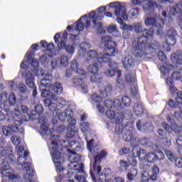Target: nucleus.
<instances>
[{
    "instance_id": "nucleus-1",
    "label": "nucleus",
    "mask_w": 182,
    "mask_h": 182,
    "mask_svg": "<svg viewBox=\"0 0 182 182\" xmlns=\"http://www.w3.org/2000/svg\"><path fill=\"white\" fill-rule=\"evenodd\" d=\"M134 31L136 33L141 32L142 36L137 38V41L132 43L134 48L132 55L136 58H142L144 55V49L147 48V41H149V38H153L154 31L149 29L143 30L141 23H137L134 26Z\"/></svg>"
},
{
    "instance_id": "nucleus-2",
    "label": "nucleus",
    "mask_w": 182,
    "mask_h": 182,
    "mask_svg": "<svg viewBox=\"0 0 182 182\" xmlns=\"http://www.w3.org/2000/svg\"><path fill=\"white\" fill-rule=\"evenodd\" d=\"M21 109L23 113L18 111V114H14L12 117L11 120H13L14 125L3 127L2 132L4 136H12L14 133H21L18 126H21L23 122H28V119H31V114L28 113V107L22 105Z\"/></svg>"
},
{
    "instance_id": "nucleus-3",
    "label": "nucleus",
    "mask_w": 182,
    "mask_h": 182,
    "mask_svg": "<svg viewBox=\"0 0 182 182\" xmlns=\"http://www.w3.org/2000/svg\"><path fill=\"white\" fill-rule=\"evenodd\" d=\"M101 42L105 46V49H107L109 53L99 54L97 62H100V63H108L109 68H114L116 63L112 61L110 57L116 56V55H117V50L116 49L117 44L116 42L112 41V37L109 36L102 37Z\"/></svg>"
},
{
    "instance_id": "nucleus-4",
    "label": "nucleus",
    "mask_w": 182,
    "mask_h": 182,
    "mask_svg": "<svg viewBox=\"0 0 182 182\" xmlns=\"http://www.w3.org/2000/svg\"><path fill=\"white\" fill-rule=\"evenodd\" d=\"M43 113V107L41 105H37L35 107V109L32 110L30 113V119L32 120L38 119V122L41 125V133L43 136H50V134L53 132V129H49V127L46 125V122H45V117H41L39 116Z\"/></svg>"
},
{
    "instance_id": "nucleus-5",
    "label": "nucleus",
    "mask_w": 182,
    "mask_h": 182,
    "mask_svg": "<svg viewBox=\"0 0 182 182\" xmlns=\"http://www.w3.org/2000/svg\"><path fill=\"white\" fill-rule=\"evenodd\" d=\"M68 36H69V33L68 31L65 30L63 36L60 38V33H57L54 36L55 43H57V48L58 50H65V52L68 55H73L75 53V46L73 45L66 44L68 42Z\"/></svg>"
},
{
    "instance_id": "nucleus-6",
    "label": "nucleus",
    "mask_w": 182,
    "mask_h": 182,
    "mask_svg": "<svg viewBox=\"0 0 182 182\" xmlns=\"http://www.w3.org/2000/svg\"><path fill=\"white\" fill-rule=\"evenodd\" d=\"M109 7L114 9V15L117 16V21L119 25H123L124 21H127L129 19V15L127 14V11H126V7L123 6L119 2H113L109 4Z\"/></svg>"
},
{
    "instance_id": "nucleus-7",
    "label": "nucleus",
    "mask_w": 182,
    "mask_h": 182,
    "mask_svg": "<svg viewBox=\"0 0 182 182\" xmlns=\"http://www.w3.org/2000/svg\"><path fill=\"white\" fill-rule=\"evenodd\" d=\"M85 18H87V16H81L78 21L75 22V28H73V26H67V30L70 31L71 36H73V38H71L72 42H76V38L79 36V33L85 29V21H82Z\"/></svg>"
},
{
    "instance_id": "nucleus-8",
    "label": "nucleus",
    "mask_w": 182,
    "mask_h": 182,
    "mask_svg": "<svg viewBox=\"0 0 182 182\" xmlns=\"http://www.w3.org/2000/svg\"><path fill=\"white\" fill-rule=\"evenodd\" d=\"M99 68H102V63L97 61L87 68L88 72L92 74L90 78L92 83H102L103 81V77L99 74Z\"/></svg>"
},
{
    "instance_id": "nucleus-9",
    "label": "nucleus",
    "mask_w": 182,
    "mask_h": 182,
    "mask_svg": "<svg viewBox=\"0 0 182 182\" xmlns=\"http://www.w3.org/2000/svg\"><path fill=\"white\" fill-rule=\"evenodd\" d=\"M11 168L8 162L3 161L0 167L1 173L3 177H8L9 181L3 179L1 182L5 180L6 182H19V176L16 174H14L11 172H7Z\"/></svg>"
},
{
    "instance_id": "nucleus-10",
    "label": "nucleus",
    "mask_w": 182,
    "mask_h": 182,
    "mask_svg": "<svg viewBox=\"0 0 182 182\" xmlns=\"http://www.w3.org/2000/svg\"><path fill=\"white\" fill-rule=\"evenodd\" d=\"M51 144L53 146L51 149V156L53 159V163L55 164H60L62 160V146H59L56 141H53Z\"/></svg>"
},
{
    "instance_id": "nucleus-11",
    "label": "nucleus",
    "mask_w": 182,
    "mask_h": 182,
    "mask_svg": "<svg viewBox=\"0 0 182 182\" xmlns=\"http://www.w3.org/2000/svg\"><path fill=\"white\" fill-rule=\"evenodd\" d=\"M23 79L25 80L26 84L31 89H33V97H36L38 95V90L35 86V76L31 73L30 71H25L22 74Z\"/></svg>"
},
{
    "instance_id": "nucleus-12",
    "label": "nucleus",
    "mask_w": 182,
    "mask_h": 182,
    "mask_svg": "<svg viewBox=\"0 0 182 182\" xmlns=\"http://www.w3.org/2000/svg\"><path fill=\"white\" fill-rule=\"evenodd\" d=\"M112 70H106L105 71V75L106 76H108V77H113V76H117V86L119 89H124V80H121L120 78L122 77V71L120 70H117L112 68Z\"/></svg>"
},
{
    "instance_id": "nucleus-13",
    "label": "nucleus",
    "mask_w": 182,
    "mask_h": 182,
    "mask_svg": "<svg viewBox=\"0 0 182 182\" xmlns=\"http://www.w3.org/2000/svg\"><path fill=\"white\" fill-rule=\"evenodd\" d=\"M146 1H147L148 4L143 6L145 11H153L157 6V2L153 0H132V4L134 5H141Z\"/></svg>"
},
{
    "instance_id": "nucleus-14",
    "label": "nucleus",
    "mask_w": 182,
    "mask_h": 182,
    "mask_svg": "<svg viewBox=\"0 0 182 182\" xmlns=\"http://www.w3.org/2000/svg\"><path fill=\"white\" fill-rule=\"evenodd\" d=\"M97 12L92 11L89 13L90 19H96L97 21H102L105 18V12H106V6H100L97 9Z\"/></svg>"
},
{
    "instance_id": "nucleus-15",
    "label": "nucleus",
    "mask_w": 182,
    "mask_h": 182,
    "mask_svg": "<svg viewBox=\"0 0 182 182\" xmlns=\"http://www.w3.org/2000/svg\"><path fill=\"white\" fill-rule=\"evenodd\" d=\"M161 47V53H160V56H161V60L162 62H166V60L167 59V56H166L165 52H170L171 46H174V45L170 44V41H167V40H164Z\"/></svg>"
},
{
    "instance_id": "nucleus-16",
    "label": "nucleus",
    "mask_w": 182,
    "mask_h": 182,
    "mask_svg": "<svg viewBox=\"0 0 182 182\" xmlns=\"http://www.w3.org/2000/svg\"><path fill=\"white\" fill-rule=\"evenodd\" d=\"M108 119H114L115 123H122L123 122V114L119 112H114V111L112 109H109L105 113Z\"/></svg>"
},
{
    "instance_id": "nucleus-17",
    "label": "nucleus",
    "mask_w": 182,
    "mask_h": 182,
    "mask_svg": "<svg viewBox=\"0 0 182 182\" xmlns=\"http://www.w3.org/2000/svg\"><path fill=\"white\" fill-rule=\"evenodd\" d=\"M133 112L136 117H141L144 114V105H143V102L135 103L133 107Z\"/></svg>"
},
{
    "instance_id": "nucleus-18",
    "label": "nucleus",
    "mask_w": 182,
    "mask_h": 182,
    "mask_svg": "<svg viewBox=\"0 0 182 182\" xmlns=\"http://www.w3.org/2000/svg\"><path fill=\"white\" fill-rule=\"evenodd\" d=\"M177 31L174 29H170L167 31V37L168 39H166L167 42H169L170 45H176L177 43Z\"/></svg>"
},
{
    "instance_id": "nucleus-19",
    "label": "nucleus",
    "mask_w": 182,
    "mask_h": 182,
    "mask_svg": "<svg viewBox=\"0 0 182 182\" xmlns=\"http://www.w3.org/2000/svg\"><path fill=\"white\" fill-rule=\"evenodd\" d=\"M112 92H113V85L111 84L107 85V86L104 87L103 89L100 90V93L102 96L103 99H106L109 95L112 94Z\"/></svg>"
},
{
    "instance_id": "nucleus-20",
    "label": "nucleus",
    "mask_w": 182,
    "mask_h": 182,
    "mask_svg": "<svg viewBox=\"0 0 182 182\" xmlns=\"http://www.w3.org/2000/svg\"><path fill=\"white\" fill-rule=\"evenodd\" d=\"M107 156V151L105 149L102 150L98 154L95 156L94 161V167L96 168V166L102 163V159H105Z\"/></svg>"
},
{
    "instance_id": "nucleus-21",
    "label": "nucleus",
    "mask_w": 182,
    "mask_h": 182,
    "mask_svg": "<svg viewBox=\"0 0 182 182\" xmlns=\"http://www.w3.org/2000/svg\"><path fill=\"white\" fill-rule=\"evenodd\" d=\"M123 65L125 69L134 68V60L130 55H127L124 58Z\"/></svg>"
},
{
    "instance_id": "nucleus-22",
    "label": "nucleus",
    "mask_w": 182,
    "mask_h": 182,
    "mask_svg": "<svg viewBox=\"0 0 182 182\" xmlns=\"http://www.w3.org/2000/svg\"><path fill=\"white\" fill-rule=\"evenodd\" d=\"M50 89L53 90V92H55V93L57 95H61L62 92H63V87L62 86V83L60 82H55L54 85L51 84L50 85Z\"/></svg>"
},
{
    "instance_id": "nucleus-23",
    "label": "nucleus",
    "mask_w": 182,
    "mask_h": 182,
    "mask_svg": "<svg viewBox=\"0 0 182 182\" xmlns=\"http://www.w3.org/2000/svg\"><path fill=\"white\" fill-rule=\"evenodd\" d=\"M48 109L55 117H60V109H58V104L51 102L50 105H48Z\"/></svg>"
},
{
    "instance_id": "nucleus-24",
    "label": "nucleus",
    "mask_w": 182,
    "mask_h": 182,
    "mask_svg": "<svg viewBox=\"0 0 182 182\" xmlns=\"http://www.w3.org/2000/svg\"><path fill=\"white\" fill-rule=\"evenodd\" d=\"M134 137V135L133 134V131L132 130L127 129L124 131V133L122 134V140H124V141H132Z\"/></svg>"
},
{
    "instance_id": "nucleus-25",
    "label": "nucleus",
    "mask_w": 182,
    "mask_h": 182,
    "mask_svg": "<svg viewBox=\"0 0 182 182\" xmlns=\"http://www.w3.org/2000/svg\"><path fill=\"white\" fill-rule=\"evenodd\" d=\"M57 62L60 64V66H62L63 68H67V66H69V58L65 55L58 58Z\"/></svg>"
},
{
    "instance_id": "nucleus-26",
    "label": "nucleus",
    "mask_w": 182,
    "mask_h": 182,
    "mask_svg": "<svg viewBox=\"0 0 182 182\" xmlns=\"http://www.w3.org/2000/svg\"><path fill=\"white\" fill-rule=\"evenodd\" d=\"M33 55V54L32 52H27L26 55L27 58V62H28V63L31 64L33 68H38V66H39V63L35 59L32 58Z\"/></svg>"
},
{
    "instance_id": "nucleus-27",
    "label": "nucleus",
    "mask_w": 182,
    "mask_h": 182,
    "mask_svg": "<svg viewBox=\"0 0 182 182\" xmlns=\"http://www.w3.org/2000/svg\"><path fill=\"white\" fill-rule=\"evenodd\" d=\"M171 60L173 63H176L177 62H181L182 60V51L177 50L176 53H173L171 55Z\"/></svg>"
},
{
    "instance_id": "nucleus-28",
    "label": "nucleus",
    "mask_w": 182,
    "mask_h": 182,
    "mask_svg": "<svg viewBox=\"0 0 182 182\" xmlns=\"http://www.w3.org/2000/svg\"><path fill=\"white\" fill-rule=\"evenodd\" d=\"M56 100H58V96L55 95V94H52L50 97L44 100V105L46 107H48L53 101L56 102Z\"/></svg>"
},
{
    "instance_id": "nucleus-29",
    "label": "nucleus",
    "mask_w": 182,
    "mask_h": 182,
    "mask_svg": "<svg viewBox=\"0 0 182 182\" xmlns=\"http://www.w3.org/2000/svg\"><path fill=\"white\" fill-rule=\"evenodd\" d=\"M145 25L146 26H157V18H151V17H147L145 21Z\"/></svg>"
},
{
    "instance_id": "nucleus-30",
    "label": "nucleus",
    "mask_w": 182,
    "mask_h": 182,
    "mask_svg": "<svg viewBox=\"0 0 182 182\" xmlns=\"http://www.w3.org/2000/svg\"><path fill=\"white\" fill-rule=\"evenodd\" d=\"M182 12V6L181 4H176L172 8L170 7V14L171 15H176V14H181Z\"/></svg>"
},
{
    "instance_id": "nucleus-31",
    "label": "nucleus",
    "mask_w": 182,
    "mask_h": 182,
    "mask_svg": "<svg viewBox=\"0 0 182 182\" xmlns=\"http://www.w3.org/2000/svg\"><path fill=\"white\" fill-rule=\"evenodd\" d=\"M159 173H160V168L159 166H157V165L154 166L152 168V174L150 176V180L152 181H156V180H157V174H159Z\"/></svg>"
},
{
    "instance_id": "nucleus-32",
    "label": "nucleus",
    "mask_w": 182,
    "mask_h": 182,
    "mask_svg": "<svg viewBox=\"0 0 182 182\" xmlns=\"http://www.w3.org/2000/svg\"><path fill=\"white\" fill-rule=\"evenodd\" d=\"M146 160L148 163H154V161H157L159 160V156L154 153H149L146 154Z\"/></svg>"
},
{
    "instance_id": "nucleus-33",
    "label": "nucleus",
    "mask_w": 182,
    "mask_h": 182,
    "mask_svg": "<svg viewBox=\"0 0 182 182\" xmlns=\"http://www.w3.org/2000/svg\"><path fill=\"white\" fill-rule=\"evenodd\" d=\"M72 85L75 87H80L83 85V79L79 77H74L72 80Z\"/></svg>"
},
{
    "instance_id": "nucleus-34",
    "label": "nucleus",
    "mask_w": 182,
    "mask_h": 182,
    "mask_svg": "<svg viewBox=\"0 0 182 182\" xmlns=\"http://www.w3.org/2000/svg\"><path fill=\"white\" fill-rule=\"evenodd\" d=\"M149 126H150L149 122H145L143 126H141V122L140 120L136 122V127L139 132H141V130H149Z\"/></svg>"
},
{
    "instance_id": "nucleus-35",
    "label": "nucleus",
    "mask_w": 182,
    "mask_h": 182,
    "mask_svg": "<svg viewBox=\"0 0 182 182\" xmlns=\"http://www.w3.org/2000/svg\"><path fill=\"white\" fill-rule=\"evenodd\" d=\"M91 99L95 103H100L103 102V97L99 95L97 93H93L91 95Z\"/></svg>"
},
{
    "instance_id": "nucleus-36",
    "label": "nucleus",
    "mask_w": 182,
    "mask_h": 182,
    "mask_svg": "<svg viewBox=\"0 0 182 182\" xmlns=\"http://www.w3.org/2000/svg\"><path fill=\"white\" fill-rule=\"evenodd\" d=\"M68 112H69V110H65V113H62L61 114H64V116H65V117H68V116L69 117L68 118V123L70 126H75V124H76V119H73V117H70V114L68 115Z\"/></svg>"
},
{
    "instance_id": "nucleus-37",
    "label": "nucleus",
    "mask_w": 182,
    "mask_h": 182,
    "mask_svg": "<svg viewBox=\"0 0 182 182\" xmlns=\"http://www.w3.org/2000/svg\"><path fill=\"white\" fill-rule=\"evenodd\" d=\"M93 28L97 31V32H100V30L103 28V23L102 22H97L96 20L92 21Z\"/></svg>"
},
{
    "instance_id": "nucleus-38",
    "label": "nucleus",
    "mask_w": 182,
    "mask_h": 182,
    "mask_svg": "<svg viewBox=\"0 0 182 182\" xmlns=\"http://www.w3.org/2000/svg\"><path fill=\"white\" fill-rule=\"evenodd\" d=\"M161 72L164 75H167V73L170 72V65L167 64L166 62H164V65L161 67Z\"/></svg>"
},
{
    "instance_id": "nucleus-39",
    "label": "nucleus",
    "mask_w": 182,
    "mask_h": 182,
    "mask_svg": "<svg viewBox=\"0 0 182 182\" xmlns=\"http://www.w3.org/2000/svg\"><path fill=\"white\" fill-rule=\"evenodd\" d=\"M122 105H124V106H125L126 107L130 106L132 105V100H130V98L126 95L123 96L122 97Z\"/></svg>"
},
{
    "instance_id": "nucleus-40",
    "label": "nucleus",
    "mask_w": 182,
    "mask_h": 182,
    "mask_svg": "<svg viewBox=\"0 0 182 182\" xmlns=\"http://www.w3.org/2000/svg\"><path fill=\"white\" fill-rule=\"evenodd\" d=\"M9 102L10 106H14L16 103V97L14 92L10 93L9 96Z\"/></svg>"
},
{
    "instance_id": "nucleus-41",
    "label": "nucleus",
    "mask_w": 182,
    "mask_h": 182,
    "mask_svg": "<svg viewBox=\"0 0 182 182\" xmlns=\"http://www.w3.org/2000/svg\"><path fill=\"white\" fill-rule=\"evenodd\" d=\"M131 93L133 97L136 99H140V94H139V89L136 86H134L131 88Z\"/></svg>"
},
{
    "instance_id": "nucleus-42",
    "label": "nucleus",
    "mask_w": 182,
    "mask_h": 182,
    "mask_svg": "<svg viewBox=\"0 0 182 182\" xmlns=\"http://www.w3.org/2000/svg\"><path fill=\"white\" fill-rule=\"evenodd\" d=\"M165 154L171 161H176V154L171 151H165Z\"/></svg>"
},
{
    "instance_id": "nucleus-43",
    "label": "nucleus",
    "mask_w": 182,
    "mask_h": 182,
    "mask_svg": "<svg viewBox=\"0 0 182 182\" xmlns=\"http://www.w3.org/2000/svg\"><path fill=\"white\" fill-rule=\"evenodd\" d=\"M87 56L90 58L91 59H99V54H97V52L95 50H91L87 52Z\"/></svg>"
},
{
    "instance_id": "nucleus-44",
    "label": "nucleus",
    "mask_w": 182,
    "mask_h": 182,
    "mask_svg": "<svg viewBox=\"0 0 182 182\" xmlns=\"http://www.w3.org/2000/svg\"><path fill=\"white\" fill-rule=\"evenodd\" d=\"M97 182H124V179L120 177L115 178V180L108 179L107 181L99 178Z\"/></svg>"
},
{
    "instance_id": "nucleus-45",
    "label": "nucleus",
    "mask_w": 182,
    "mask_h": 182,
    "mask_svg": "<svg viewBox=\"0 0 182 182\" xmlns=\"http://www.w3.org/2000/svg\"><path fill=\"white\" fill-rule=\"evenodd\" d=\"M70 68L71 70H73V72H77V69H79V63L77 62V60H73L70 63Z\"/></svg>"
},
{
    "instance_id": "nucleus-46",
    "label": "nucleus",
    "mask_w": 182,
    "mask_h": 182,
    "mask_svg": "<svg viewBox=\"0 0 182 182\" xmlns=\"http://www.w3.org/2000/svg\"><path fill=\"white\" fill-rule=\"evenodd\" d=\"M147 154H146V150L144 149H139L136 152V157H139V159H146Z\"/></svg>"
},
{
    "instance_id": "nucleus-47",
    "label": "nucleus",
    "mask_w": 182,
    "mask_h": 182,
    "mask_svg": "<svg viewBox=\"0 0 182 182\" xmlns=\"http://www.w3.org/2000/svg\"><path fill=\"white\" fill-rule=\"evenodd\" d=\"M113 107L117 110H121L122 106L119 100L116 99L113 101Z\"/></svg>"
},
{
    "instance_id": "nucleus-48",
    "label": "nucleus",
    "mask_w": 182,
    "mask_h": 182,
    "mask_svg": "<svg viewBox=\"0 0 182 182\" xmlns=\"http://www.w3.org/2000/svg\"><path fill=\"white\" fill-rule=\"evenodd\" d=\"M125 80L127 82V83H134V82H136V78L134 77V76L130 75V74H127L125 75Z\"/></svg>"
},
{
    "instance_id": "nucleus-49",
    "label": "nucleus",
    "mask_w": 182,
    "mask_h": 182,
    "mask_svg": "<svg viewBox=\"0 0 182 182\" xmlns=\"http://www.w3.org/2000/svg\"><path fill=\"white\" fill-rule=\"evenodd\" d=\"M149 180H150V175L149 172L145 171L141 173V181L142 182H148Z\"/></svg>"
},
{
    "instance_id": "nucleus-50",
    "label": "nucleus",
    "mask_w": 182,
    "mask_h": 182,
    "mask_svg": "<svg viewBox=\"0 0 182 182\" xmlns=\"http://www.w3.org/2000/svg\"><path fill=\"white\" fill-rule=\"evenodd\" d=\"M128 164L129 166H133V167H136L137 166V160L135 157L130 156L128 158Z\"/></svg>"
},
{
    "instance_id": "nucleus-51",
    "label": "nucleus",
    "mask_w": 182,
    "mask_h": 182,
    "mask_svg": "<svg viewBox=\"0 0 182 182\" xmlns=\"http://www.w3.org/2000/svg\"><path fill=\"white\" fill-rule=\"evenodd\" d=\"M131 150L129 148L127 147H124L122 149H121L118 153L119 154V156H124L125 154H129V153H130Z\"/></svg>"
},
{
    "instance_id": "nucleus-52",
    "label": "nucleus",
    "mask_w": 182,
    "mask_h": 182,
    "mask_svg": "<svg viewBox=\"0 0 182 182\" xmlns=\"http://www.w3.org/2000/svg\"><path fill=\"white\" fill-rule=\"evenodd\" d=\"M41 96L42 97H50L52 96V94H50V90H46V89H43L41 90Z\"/></svg>"
},
{
    "instance_id": "nucleus-53",
    "label": "nucleus",
    "mask_w": 182,
    "mask_h": 182,
    "mask_svg": "<svg viewBox=\"0 0 182 182\" xmlns=\"http://www.w3.org/2000/svg\"><path fill=\"white\" fill-rule=\"evenodd\" d=\"M115 126V133L116 134H120L121 133L123 132V127L122 126V123H116Z\"/></svg>"
},
{
    "instance_id": "nucleus-54",
    "label": "nucleus",
    "mask_w": 182,
    "mask_h": 182,
    "mask_svg": "<svg viewBox=\"0 0 182 182\" xmlns=\"http://www.w3.org/2000/svg\"><path fill=\"white\" fill-rule=\"evenodd\" d=\"M93 169L94 171H96L97 174L100 177L101 176H103V173H102V166H97V164L95 168V163L93 164Z\"/></svg>"
},
{
    "instance_id": "nucleus-55",
    "label": "nucleus",
    "mask_w": 182,
    "mask_h": 182,
    "mask_svg": "<svg viewBox=\"0 0 182 182\" xmlns=\"http://www.w3.org/2000/svg\"><path fill=\"white\" fill-rule=\"evenodd\" d=\"M104 106L105 107H107V109H113V101L111 100H106L104 102Z\"/></svg>"
},
{
    "instance_id": "nucleus-56",
    "label": "nucleus",
    "mask_w": 182,
    "mask_h": 182,
    "mask_svg": "<svg viewBox=\"0 0 182 182\" xmlns=\"http://www.w3.org/2000/svg\"><path fill=\"white\" fill-rule=\"evenodd\" d=\"M95 144V139H92L90 141H87V147L89 151H92L93 149V146Z\"/></svg>"
},
{
    "instance_id": "nucleus-57",
    "label": "nucleus",
    "mask_w": 182,
    "mask_h": 182,
    "mask_svg": "<svg viewBox=\"0 0 182 182\" xmlns=\"http://www.w3.org/2000/svg\"><path fill=\"white\" fill-rule=\"evenodd\" d=\"M178 138L176 139V144L180 147H182V132L178 131Z\"/></svg>"
},
{
    "instance_id": "nucleus-58",
    "label": "nucleus",
    "mask_w": 182,
    "mask_h": 182,
    "mask_svg": "<svg viewBox=\"0 0 182 182\" xmlns=\"http://www.w3.org/2000/svg\"><path fill=\"white\" fill-rule=\"evenodd\" d=\"M0 100L1 102H4V103L8 102V94L6 92H2L0 95Z\"/></svg>"
},
{
    "instance_id": "nucleus-59",
    "label": "nucleus",
    "mask_w": 182,
    "mask_h": 182,
    "mask_svg": "<svg viewBox=\"0 0 182 182\" xmlns=\"http://www.w3.org/2000/svg\"><path fill=\"white\" fill-rule=\"evenodd\" d=\"M89 126H90V124H89L88 122H82L80 124V129L82 132H87V130L89 129Z\"/></svg>"
},
{
    "instance_id": "nucleus-60",
    "label": "nucleus",
    "mask_w": 182,
    "mask_h": 182,
    "mask_svg": "<svg viewBox=\"0 0 182 182\" xmlns=\"http://www.w3.org/2000/svg\"><path fill=\"white\" fill-rule=\"evenodd\" d=\"M119 164L122 167V168H124V170H127L129 168V161H126L124 160H121L119 161Z\"/></svg>"
},
{
    "instance_id": "nucleus-61",
    "label": "nucleus",
    "mask_w": 182,
    "mask_h": 182,
    "mask_svg": "<svg viewBox=\"0 0 182 182\" xmlns=\"http://www.w3.org/2000/svg\"><path fill=\"white\" fill-rule=\"evenodd\" d=\"M75 178L78 182H86V178L83 175L75 176Z\"/></svg>"
},
{
    "instance_id": "nucleus-62",
    "label": "nucleus",
    "mask_w": 182,
    "mask_h": 182,
    "mask_svg": "<svg viewBox=\"0 0 182 182\" xmlns=\"http://www.w3.org/2000/svg\"><path fill=\"white\" fill-rule=\"evenodd\" d=\"M174 116L177 120H181L182 119V108L179 109V111H176L174 113Z\"/></svg>"
},
{
    "instance_id": "nucleus-63",
    "label": "nucleus",
    "mask_w": 182,
    "mask_h": 182,
    "mask_svg": "<svg viewBox=\"0 0 182 182\" xmlns=\"http://www.w3.org/2000/svg\"><path fill=\"white\" fill-rule=\"evenodd\" d=\"M18 90L21 93H26V85L23 83H19L18 85Z\"/></svg>"
},
{
    "instance_id": "nucleus-64",
    "label": "nucleus",
    "mask_w": 182,
    "mask_h": 182,
    "mask_svg": "<svg viewBox=\"0 0 182 182\" xmlns=\"http://www.w3.org/2000/svg\"><path fill=\"white\" fill-rule=\"evenodd\" d=\"M107 31L109 33H113V32L117 31V26L116 25H111L108 27Z\"/></svg>"
}]
</instances>
